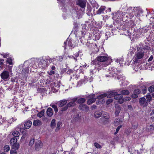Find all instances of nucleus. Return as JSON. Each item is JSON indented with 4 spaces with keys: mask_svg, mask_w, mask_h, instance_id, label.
Here are the masks:
<instances>
[{
    "mask_svg": "<svg viewBox=\"0 0 154 154\" xmlns=\"http://www.w3.org/2000/svg\"><path fill=\"white\" fill-rule=\"evenodd\" d=\"M112 97H114L115 99L118 100L119 103L120 104L123 103L124 101L122 95L120 94H118L116 92L111 91L109 92L107 96V98H111Z\"/></svg>",
    "mask_w": 154,
    "mask_h": 154,
    "instance_id": "f257e3e1",
    "label": "nucleus"
},
{
    "mask_svg": "<svg viewBox=\"0 0 154 154\" xmlns=\"http://www.w3.org/2000/svg\"><path fill=\"white\" fill-rule=\"evenodd\" d=\"M145 52L142 50H140L137 49V52L135 54V57L133 60L134 63L138 62V60L142 59L144 55Z\"/></svg>",
    "mask_w": 154,
    "mask_h": 154,
    "instance_id": "f03ea898",
    "label": "nucleus"
},
{
    "mask_svg": "<svg viewBox=\"0 0 154 154\" xmlns=\"http://www.w3.org/2000/svg\"><path fill=\"white\" fill-rule=\"evenodd\" d=\"M78 100L77 98H75L72 100V101L68 103L65 106L61 109V111H63L66 110L68 107L73 106L75 105V102Z\"/></svg>",
    "mask_w": 154,
    "mask_h": 154,
    "instance_id": "7ed1b4c3",
    "label": "nucleus"
},
{
    "mask_svg": "<svg viewBox=\"0 0 154 154\" xmlns=\"http://www.w3.org/2000/svg\"><path fill=\"white\" fill-rule=\"evenodd\" d=\"M108 59V57L105 56H99L96 59L93 61L94 64L96 65L98 64L97 61L100 62H104L106 61Z\"/></svg>",
    "mask_w": 154,
    "mask_h": 154,
    "instance_id": "20e7f679",
    "label": "nucleus"
},
{
    "mask_svg": "<svg viewBox=\"0 0 154 154\" xmlns=\"http://www.w3.org/2000/svg\"><path fill=\"white\" fill-rule=\"evenodd\" d=\"M1 78L5 81L9 80L10 78L9 72L8 71L4 70L1 74Z\"/></svg>",
    "mask_w": 154,
    "mask_h": 154,
    "instance_id": "39448f33",
    "label": "nucleus"
},
{
    "mask_svg": "<svg viewBox=\"0 0 154 154\" xmlns=\"http://www.w3.org/2000/svg\"><path fill=\"white\" fill-rule=\"evenodd\" d=\"M48 60L46 58L43 57L39 60V64L43 68L46 67L48 63Z\"/></svg>",
    "mask_w": 154,
    "mask_h": 154,
    "instance_id": "423d86ee",
    "label": "nucleus"
},
{
    "mask_svg": "<svg viewBox=\"0 0 154 154\" xmlns=\"http://www.w3.org/2000/svg\"><path fill=\"white\" fill-rule=\"evenodd\" d=\"M81 115L80 113H77L73 116L72 122L73 123H75L80 121L81 119Z\"/></svg>",
    "mask_w": 154,
    "mask_h": 154,
    "instance_id": "0eeeda50",
    "label": "nucleus"
},
{
    "mask_svg": "<svg viewBox=\"0 0 154 154\" xmlns=\"http://www.w3.org/2000/svg\"><path fill=\"white\" fill-rule=\"evenodd\" d=\"M76 3L77 5L82 8H85L86 4V2L85 0H77Z\"/></svg>",
    "mask_w": 154,
    "mask_h": 154,
    "instance_id": "6e6552de",
    "label": "nucleus"
},
{
    "mask_svg": "<svg viewBox=\"0 0 154 154\" xmlns=\"http://www.w3.org/2000/svg\"><path fill=\"white\" fill-rule=\"evenodd\" d=\"M42 143L40 140H38L35 143V150L38 151L42 147Z\"/></svg>",
    "mask_w": 154,
    "mask_h": 154,
    "instance_id": "1a4fd4ad",
    "label": "nucleus"
},
{
    "mask_svg": "<svg viewBox=\"0 0 154 154\" xmlns=\"http://www.w3.org/2000/svg\"><path fill=\"white\" fill-rule=\"evenodd\" d=\"M89 99L87 101V104L90 105L94 102L96 100V98L94 94L90 95L89 96Z\"/></svg>",
    "mask_w": 154,
    "mask_h": 154,
    "instance_id": "9d476101",
    "label": "nucleus"
},
{
    "mask_svg": "<svg viewBox=\"0 0 154 154\" xmlns=\"http://www.w3.org/2000/svg\"><path fill=\"white\" fill-rule=\"evenodd\" d=\"M79 108L85 112H88L89 110V107L86 105L84 104H80Z\"/></svg>",
    "mask_w": 154,
    "mask_h": 154,
    "instance_id": "9b49d317",
    "label": "nucleus"
},
{
    "mask_svg": "<svg viewBox=\"0 0 154 154\" xmlns=\"http://www.w3.org/2000/svg\"><path fill=\"white\" fill-rule=\"evenodd\" d=\"M149 48V47L146 45H143L142 44H140V47L138 48V49L140 50H142L145 53L146 52V50H148Z\"/></svg>",
    "mask_w": 154,
    "mask_h": 154,
    "instance_id": "f8f14e48",
    "label": "nucleus"
},
{
    "mask_svg": "<svg viewBox=\"0 0 154 154\" xmlns=\"http://www.w3.org/2000/svg\"><path fill=\"white\" fill-rule=\"evenodd\" d=\"M106 7L105 6H101L96 12L97 14H103L104 13V11Z\"/></svg>",
    "mask_w": 154,
    "mask_h": 154,
    "instance_id": "ddd939ff",
    "label": "nucleus"
},
{
    "mask_svg": "<svg viewBox=\"0 0 154 154\" xmlns=\"http://www.w3.org/2000/svg\"><path fill=\"white\" fill-rule=\"evenodd\" d=\"M32 124V123L30 121H28L24 124V128L25 129H28L29 128L31 127Z\"/></svg>",
    "mask_w": 154,
    "mask_h": 154,
    "instance_id": "4468645a",
    "label": "nucleus"
},
{
    "mask_svg": "<svg viewBox=\"0 0 154 154\" xmlns=\"http://www.w3.org/2000/svg\"><path fill=\"white\" fill-rule=\"evenodd\" d=\"M46 113L47 115L49 117H51L53 115V112L51 108L49 107L48 108Z\"/></svg>",
    "mask_w": 154,
    "mask_h": 154,
    "instance_id": "2eb2a0df",
    "label": "nucleus"
},
{
    "mask_svg": "<svg viewBox=\"0 0 154 154\" xmlns=\"http://www.w3.org/2000/svg\"><path fill=\"white\" fill-rule=\"evenodd\" d=\"M103 111H97L95 112L94 113V117L96 118H98L100 117L103 113Z\"/></svg>",
    "mask_w": 154,
    "mask_h": 154,
    "instance_id": "dca6fc26",
    "label": "nucleus"
},
{
    "mask_svg": "<svg viewBox=\"0 0 154 154\" xmlns=\"http://www.w3.org/2000/svg\"><path fill=\"white\" fill-rule=\"evenodd\" d=\"M42 122L39 120H36L34 121L33 125L35 126H40L42 125Z\"/></svg>",
    "mask_w": 154,
    "mask_h": 154,
    "instance_id": "f3484780",
    "label": "nucleus"
},
{
    "mask_svg": "<svg viewBox=\"0 0 154 154\" xmlns=\"http://www.w3.org/2000/svg\"><path fill=\"white\" fill-rule=\"evenodd\" d=\"M67 103V100H60L59 103L58 105L60 107H61L65 105Z\"/></svg>",
    "mask_w": 154,
    "mask_h": 154,
    "instance_id": "a211bd4d",
    "label": "nucleus"
},
{
    "mask_svg": "<svg viewBox=\"0 0 154 154\" xmlns=\"http://www.w3.org/2000/svg\"><path fill=\"white\" fill-rule=\"evenodd\" d=\"M12 148L15 150H17L19 147V144L18 143H17L11 145Z\"/></svg>",
    "mask_w": 154,
    "mask_h": 154,
    "instance_id": "6ab92c4d",
    "label": "nucleus"
},
{
    "mask_svg": "<svg viewBox=\"0 0 154 154\" xmlns=\"http://www.w3.org/2000/svg\"><path fill=\"white\" fill-rule=\"evenodd\" d=\"M122 121L120 119H116L114 121V125L115 126H117L122 123Z\"/></svg>",
    "mask_w": 154,
    "mask_h": 154,
    "instance_id": "aec40b11",
    "label": "nucleus"
},
{
    "mask_svg": "<svg viewBox=\"0 0 154 154\" xmlns=\"http://www.w3.org/2000/svg\"><path fill=\"white\" fill-rule=\"evenodd\" d=\"M121 93L124 95H127L129 94L130 92L127 90H122L120 92Z\"/></svg>",
    "mask_w": 154,
    "mask_h": 154,
    "instance_id": "412c9836",
    "label": "nucleus"
},
{
    "mask_svg": "<svg viewBox=\"0 0 154 154\" xmlns=\"http://www.w3.org/2000/svg\"><path fill=\"white\" fill-rule=\"evenodd\" d=\"M55 121L56 120L55 119H53L51 121V127L52 128H54L55 127L56 125Z\"/></svg>",
    "mask_w": 154,
    "mask_h": 154,
    "instance_id": "4be33fe9",
    "label": "nucleus"
},
{
    "mask_svg": "<svg viewBox=\"0 0 154 154\" xmlns=\"http://www.w3.org/2000/svg\"><path fill=\"white\" fill-rule=\"evenodd\" d=\"M12 134L13 136L17 137L19 136L20 133L17 131H15L12 132Z\"/></svg>",
    "mask_w": 154,
    "mask_h": 154,
    "instance_id": "5701e85b",
    "label": "nucleus"
},
{
    "mask_svg": "<svg viewBox=\"0 0 154 154\" xmlns=\"http://www.w3.org/2000/svg\"><path fill=\"white\" fill-rule=\"evenodd\" d=\"M17 140L15 137L12 138L10 140V143L11 145L17 143Z\"/></svg>",
    "mask_w": 154,
    "mask_h": 154,
    "instance_id": "b1692460",
    "label": "nucleus"
},
{
    "mask_svg": "<svg viewBox=\"0 0 154 154\" xmlns=\"http://www.w3.org/2000/svg\"><path fill=\"white\" fill-rule=\"evenodd\" d=\"M61 122H58L57 124V128L55 130L56 131H57L60 129L61 126Z\"/></svg>",
    "mask_w": 154,
    "mask_h": 154,
    "instance_id": "393cba45",
    "label": "nucleus"
},
{
    "mask_svg": "<svg viewBox=\"0 0 154 154\" xmlns=\"http://www.w3.org/2000/svg\"><path fill=\"white\" fill-rule=\"evenodd\" d=\"M146 101V99L144 97H142L141 98H140V105H143L144 103L145 102V101Z\"/></svg>",
    "mask_w": 154,
    "mask_h": 154,
    "instance_id": "a878e982",
    "label": "nucleus"
},
{
    "mask_svg": "<svg viewBox=\"0 0 154 154\" xmlns=\"http://www.w3.org/2000/svg\"><path fill=\"white\" fill-rule=\"evenodd\" d=\"M108 96V95L107 94L105 93L103 94H102L100 95L99 96H98L97 98L99 99H100L106 96L107 97Z\"/></svg>",
    "mask_w": 154,
    "mask_h": 154,
    "instance_id": "bb28decb",
    "label": "nucleus"
},
{
    "mask_svg": "<svg viewBox=\"0 0 154 154\" xmlns=\"http://www.w3.org/2000/svg\"><path fill=\"white\" fill-rule=\"evenodd\" d=\"M35 140L34 138H32L29 142V145L30 146H32L35 143Z\"/></svg>",
    "mask_w": 154,
    "mask_h": 154,
    "instance_id": "cd10ccee",
    "label": "nucleus"
},
{
    "mask_svg": "<svg viewBox=\"0 0 154 154\" xmlns=\"http://www.w3.org/2000/svg\"><path fill=\"white\" fill-rule=\"evenodd\" d=\"M50 106L54 109L55 113H57L58 112V110L57 106L54 104H51Z\"/></svg>",
    "mask_w": 154,
    "mask_h": 154,
    "instance_id": "c85d7f7f",
    "label": "nucleus"
},
{
    "mask_svg": "<svg viewBox=\"0 0 154 154\" xmlns=\"http://www.w3.org/2000/svg\"><path fill=\"white\" fill-rule=\"evenodd\" d=\"M44 114V111L42 110L41 112H39L37 114V116L40 118L42 117L43 116Z\"/></svg>",
    "mask_w": 154,
    "mask_h": 154,
    "instance_id": "c756f323",
    "label": "nucleus"
},
{
    "mask_svg": "<svg viewBox=\"0 0 154 154\" xmlns=\"http://www.w3.org/2000/svg\"><path fill=\"white\" fill-rule=\"evenodd\" d=\"M85 101V99L84 98H81L79 99L77 101L78 103H84Z\"/></svg>",
    "mask_w": 154,
    "mask_h": 154,
    "instance_id": "7c9ffc66",
    "label": "nucleus"
},
{
    "mask_svg": "<svg viewBox=\"0 0 154 154\" xmlns=\"http://www.w3.org/2000/svg\"><path fill=\"white\" fill-rule=\"evenodd\" d=\"M103 116L104 118L108 119L109 118V116L108 113L106 112L103 114Z\"/></svg>",
    "mask_w": 154,
    "mask_h": 154,
    "instance_id": "2f4dec72",
    "label": "nucleus"
},
{
    "mask_svg": "<svg viewBox=\"0 0 154 154\" xmlns=\"http://www.w3.org/2000/svg\"><path fill=\"white\" fill-rule=\"evenodd\" d=\"M6 62L10 65L12 64V60L10 57L7 58Z\"/></svg>",
    "mask_w": 154,
    "mask_h": 154,
    "instance_id": "473e14b6",
    "label": "nucleus"
},
{
    "mask_svg": "<svg viewBox=\"0 0 154 154\" xmlns=\"http://www.w3.org/2000/svg\"><path fill=\"white\" fill-rule=\"evenodd\" d=\"M4 149L5 152H8L10 150V147L8 145H5L4 147Z\"/></svg>",
    "mask_w": 154,
    "mask_h": 154,
    "instance_id": "72a5a7b5",
    "label": "nucleus"
},
{
    "mask_svg": "<svg viewBox=\"0 0 154 154\" xmlns=\"http://www.w3.org/2000/svg\"><path fill=\"white\" fill-rule=\"evenodd\" d=\"M113 101V99L110 98L107 100L106 101V103L107 105L109 104L112 102Z\"/></svg>",
    "mask_w": 154,
    "mask_h": 154,
    "instance_id": "f704fd0d",
    "label": "nucleus"
},
{
    "mask_svg": "<svg viewBox=\"0 0 154 154\" xmlns=\"http://www.w3.org/2000/svg\"><path fill=\"white\" fill-rule=\"evenodd\" d=\"M148 91L150 92H152L154 91V87L153 86H151L148 88Z\"/></svg>",
    "mask_w": 154,
    "mask_h": 154,
    "instance_id": "c9c22d12",
    "label": "nucleus"
},
{
    "mask_svg": "<svg viewBox=\"0 0 154 154\" xmlns=\"http://www.w3.org/2000/svg\"><path fill=\"white\" fill-rule=\"evenodd\" d=\"M122 125H120L118 126V127L116 129V131L114 133V134L116 135L117 133L118 132L120 129L122 128Z\"/></svg>",
    "mask_w": 154,
    "mask_h": 154,
    "instance_id": "e433bc0d",
    "label": "nucleus"
},
{
    "mask_svg": "<svg viewBox=\"0 0 154 154\" xmlns=\"http://www.w3.org/2000/svg\"><path fill=\"white\" fill-rule=\"evenodd\" d=\"M94 145L97 149H100L101 148V146L98 143H94Z\"/></svg>",
    "mask_w": 154,
    "mask_h": 154,
    "instance_id": "4c0bfd02",
    "label": "nucleus"
},
{
    "mask_svg": "<svg viewBox=\"0 0 154 154\" xmlns=\"http://www.w3.org/2000/svg\"><path fill=\"white\" fill-rule=\"evenodd\" d=\"M140 92V90L137 89L135 90L134 91V93L137 94V95L139 94Z\"/></svg>",
    "mask_w": 154,
    "mask_h": 154,
    "instance_id": "58836bf2",
    "label": "nucleus"
},
{
    "mask_svg": "<svg viewBox=\"0 0 154 154\" xmlns=\"http://www.w3.org/2000/svg\"><path fill=\"white\" fill-rule=\"evenodd\" d=\"M146 98L149 101L150 100H151L152 97L150 95H147L146 96Z\"/></svg>",
    "mask_w": 154,
    "mask_h": 154,
    "instance_id": "ea45409f",
    "label": "nucleus"
},
{
    "mask_svg": "<svg viewBox=\"0 0 154 154\" xmlns=\"http://www.w3.org/2000/svg\"><path fill=\"white\" fill-rule=\"evenodd\" d=\"M15 150H11L10 151L11 154H17V152Z\"/></svg>",
    "mask_w": 154,
    "mask_h": 154,
    "instance_id": "a19ab883",
    "label": "nucleus"
},
{
    "mask_svg": "<svg viewBox=\"0 0 154 154\" xmlns=\"http://www.w3.org/2000/svg\"><path fill=\"white\" fill-rule=\"evenodd\" d=\"M132 97L133 98H136L138 97V96L137 94L134 93V94L132 95Z\"/></svg>",
    "mask_w": 154,
    "mask_h": 154,
    "instance_id": "79ce46f5",
    "label": "nucleus"
},
{
    "mask_svg": "<svg viewBox=\"0 0 154 154\" xmlns=\"http://www.w3.org/2000/svg\"><path fill=\"white\" fill-rule=\"evenodd\" d=\"M124 101H130L131 100V98L129 97H126L124 98Z\"/></svg>",
    "mask_w": 154,
    "mask_h": 154,
    "instance_id": "37998d69",
    "label": "nucleus"
},
{
    "mask_svg": "<svg viewBox=\"0 0 154 154\" xmlns=\"http://www.w3.org/2000/svg\"><path fill=\"white\" fill-rule=\"evenodd\" d=\"M4 62V59H1L0 61V65H2L3 64Z\"/></svg>",
    "mask_w": 154,
    "mask_h": 154,
    "instance_id": "c03bdc74",
    "label": "nucleus"
},
{
    "mask_svg": "<svg viewBox=\"0 0 154 154\" xmlns=\"http://www.w3.org/2000/svg\"><path fill=\"white\" fill-rule=\"evenodd\" d=\"M153 59V57L152 56H151L148 60V61H151Z\"/></svg>",
    "mask_w": 154,
    "mask_h": 154,
    "instance_id": "a18cd8bd",
    "label": "nucleus"
},
{
    "mask_svg": "<svg viewBox=\"0 0 154 154\" xmlns=\"http://www.w3.org/2000/svg\"><path fill=\"white\" fill-rule=\"evenodd\" d=\"M54 72L53 70H51L49 73V74L50 75H52V74H54Z\"/></svg>",
    "mask_w": 154,
    "mask_h": 154,
    "instance_id": "49530a36",
    "label": "nucleus"
},
{
    "mask_svg": "<svg viewBox=\"0 0 154 154\" xmlns=\"http://www.w3.org/2000/svg\"><path fill=\"white\" fill-rule=\"evenodd\" d=\"M3 57L4 58H7V57L8 56V54H3Z\"/></svg>",
    "mask_w": 154,
    "mask_h": 154,
    "instance_id": "de8ad7c7",
    "label": "nucleus"
},
{
    "mask_svg": "<svg viewBox=\"0 0 154 154\" xmlns=\"http://www.w3.org/2000/svg\"><path fill=\"white\" fill-rule=\"evenodd\" d=\"M153 114H154V109L152 110L150 114V116H152Z\"/></svg>",
    "mask_w": 154,
    "mask_h": 154,
    "instance_id": "09e8293b",
    "label": "nucleus"
},
{
    "mask_svg": "<svg viewBox=\"0 0 154 154\" xmlns=\"http://www.w3.org/2000/svg\"><path fill=\"white\" fill-rule=\"evenodd\" d=\"M51 69L52 70H54L55 69V67L54 66H52L51 67Z\"/></svg>",
    "mask_w": 154,
    "mask_h": 154,
    "instance_id": "8fccbe9b",
    "label": "nucleus"
},
{
    "mask_svg": "<svg viewBox=\"0 0 154 154\" xmlns=\"http://www.w3.org/2000/svg\"><path fill=\"white\" fill-rule=\"evenodd\" d=\"M119 111L116 110L115 112V113L116 114H118L119 113Z\"/></svg>",
    "mask_w": 154,
    "mask_h": 154,
    "instance_id": "3c124183",
    "label": "nucleus"
},
{
    "mask_svg": "<svg viewBox=\"0 0 154 154\" xmlns=\"http://www.w3.org/2000/svg\"><path fill=\"white\" fill-rule=\"evenodd\" d=\"M71 57V58H73L74 59V60H77V59H76V58H75V57L73 56H72V57H71V56H70V57Z\"/></svg>",
    "mask_w": 154,
    "mask_h": 154,
    "instance_id": "603ef678",
    "label": "nucleus"
},
{
    "mask_svg": "<svg viewBox=\"0 0 154 154\" xmlns=\"http://www.w3.org/2000/svg\"><path fill=\"white\" fill-rule=\"evenodd\" d=\"M151 116L150 117L151 119H152L154 120V116H152H152Z\"/></svg>",
    "mask_w": 154,
    "mask_h": 154,
    "instance_id": "864d4df0",
    "label": "nucleus"
},
{
    "mask_svg": "<svg viewBox=\"0 0 154 154\" xmlns=\"http://www.w3.org/2000/svg\"><path fill=\"white\" fill-rule=\"evenodd\" d=\"M106 77H111V75H106Z\"/></svg>",
    "mask_w": 154,
    "mask_h": 154,
    "instance_id": "5fc2aeb1",
    "label": "nucleus"
},
{
    "mask_svg": "<svg viewBox=\"0 0 154 154\" xmlns=\"http://www.w3.org/2000/svg\"><path fill=\"white\" fill-rule=\"evenodd\" d=\"M79 55L78 53L76 54L75 56L76 57H77L79 56Z\"/></svg>",
    "mask_w": 154,
    "mask_h": 154,
    "instance_id": "6e6d98bb",
    "label": "nucleus"
},
{
    "mask_svg": "<svg viewBox=\"0 0 154 154\" xmlns=\"http://www.w3.org/2000/svg\"><path fill=\"white\" fill-rule=\"evenodd\" d=\"M108 10H109V12H110L111 11V8H109V9Z\"/></svg>",
    "mask_w": 154,
    "mask_h": 154,
    "instance_id": "4d7b16f0",
    "label": "nucleus"
},
{
    "mask_svg": "<svg viewBox=\"0 0 154 154\" xmlns=\"http://www.w3.org/2000/svg\"><path fill=\"white\" fill-rule=\"evenodd\" d=\"M144 88H145V89H144V91H146V87H145L144 86L143 87Z\"/></svg>",
    "mask_w": 154,
    "mask_h": 154,
    "instance_id": "13d9d810",
    "label": "nucleus"
},
{
    "mask_svg": "<svg viewBox=\"0 0 154 154\" xmlns=\"http://www.w3.org/2000/svg\"><path fill=\"white\" fill-rule=\"evenodd\" d=\"M134 126L135 127L134 128H137V125H136L135 126Z\"/></svg>",
    "mask_w": 154,
    "mask_h": 154,
    "instance_id": "bf43d9fd",
    "label": "nucleus"
},
{
    "mask_svg": "<svg viewBox=\"0 0 154 154\" xmlns=\"http://www.w3.org/2000/svg\"><path fill=\"white\" fill-rule=\"evenodd\" d=\"M131 106H130V105H129V106H128V108H129Z\"/></svg>",
    "mask_w": 154,
    "mask_h": 154,
    "instance_id": "052dcab7",
    "label": "nucleus"
},
{
    "mask_svg": "<svg viewBox=\"0 0 154 154\" xmlns=\"http://www.w3.org/2000/svg\"><path fill=\"white\" fill-rule=\"evenodd\" d=\"M66 42H64V44H66Z\"/></svg>",
    "mask_w": 154,
    "mask_h": 154,
    "instance_id": "680f3d73",
    "label": "nucleus"
},
{
    "mask_svg": "<svg viewBox=\"0 0 154 154\" xmlns=\"http://www.w3.org/2000/svg\"><path fill=\"white\" fill-rule=\"evenodd\" d=\"M66 49V47H65H65H64V49Z\"/></svg>",
    "mask_w": 154,
    "mask_h": 154,
    "instance_id": "e2e57ef3",
    "label": "nucleus"
},
{
    "mask_svg": "<svg viewBox=\"0 0 154 154\" xmlns=\"http://www.w3.org/2000/svg\"><path fill=\"white\" fill-rule=\"evenodd\" d=\"M96 103H97V104L98 103H99V102H96Z\"/></svg>",
    "mask_w": 154,
    "mask_h": 154,
    "instance_id": "0e129e2a",
    "label": "nucleus"
},
{
    "mask_svg": "<svg viewBox=\"0 0 154 154\" xmlns=\"http://www.w3.org/2000/svg\"><path fill=\"white\" fill-rule=\"evenodd\" d=\"M96 103H97V104L98 103H99V102H96Z\"/></svg>",
    "mask_w": 154,
    "mask_h": 154,
    "instance_id": "69168bd1",
    "label": "nucleus"
},
{
    "mask_svg": "<svg viewBox=\"0 0 154 154\" xmlns=\"http://www.w3.org/2000/svg\"><path fill=\"white\" fill-rule=\"evenodd\" d=\"M96 103H97V104L98 103H99V102H96Z\"/></svg>",
    "mask_w": 154,
    "mask_h": 154,
    "instance_id": "338daca9",
    "label": "nucleus"
}]
</instances>
